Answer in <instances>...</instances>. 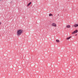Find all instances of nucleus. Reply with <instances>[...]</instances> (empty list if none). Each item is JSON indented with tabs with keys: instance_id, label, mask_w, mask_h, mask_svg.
I'll list each match as a JSON object with an SVG mask.
<instances>
[{
	"instance_id": "nucleus-4",
	"label": "nucleus",
	"mask_w": 78,
	"mask_h": 78,
	"mask_svg": "<svg viewBox=\"0 0 78 78\" xmlns=\"http://www.w3.org/2000/svg\"><path fill=\"white\" fill-rule=\"evenodd\" d=\"M73 27H78V24H75L73 26Z\"/></svg>"
},
{
	"instance_id": "nucleus-14",
	"label": "nucleus",
	"mask_w": 78,
	"mask_h": 78,
	"mask_svg": "<svg viewBox=\"0 0 78 78\" xmlns=\"http://www.w3.org/2000/svg\"><path fill=\"white\" fill-rule=\"evenodd\" d=\"M0 36H1L0 35Z\"/></svg>"
},
{
	"instance_id": "nucleus-6",
	"label": "nucleus",
	"mask_w": 78,
	"mask_h": 78,
	"mask_svg": "<svg viewBox=\"0 0 78 78\" xmlns=\"http://www.w3.org/2000/svg\"><path fill=\"white\" fill-rule=\"evenodd\" d=\"M31 2H30L29 4H28L27 6H29L30 5H31Z\"/></svg>"
},
{
	"instance_id": "nucleus-11",
	"label": "nucleus",
	"mask_w": 78,
	"mask_h": 78,
	"mask_svg": "<svg viewBox=\"0 0 78 78\" xmlns=\"http://www.w3.org/2000/svg\"><path fill=\"white\" fill-rule=\"evenodd\" d=\"M75 36H77V34H76L75 35Z\"/></svg>"
},
{
	"instance_id": "nucleus-3",
	"label": "nucleus",
	"mask_w": 78,
	"mask_h": 78,
	"mask_svg": "<svg viewBox=\"0 0 78 78\" xmlns=\"http://www.w3.org/2000/svg\"><path fill=\"white\" fill-rule=\"evenodd\" d=\"M51 25L53 27H56V25L55 23H52L51 24Z\"/></svg>"
},
{
	"instance_id": "nucleus-13",
	"label": "nucleus",
	"mask_w": 78,
	"mask_h": 78,
	"mask_svg": "<svg viewBox=\"0 0 78 78\" xmlns=\"http://www.w3.org/2000/svg\"><path fill=\"white\" fill-rule=\"evenodd\" d=\"M2 0H0V1H2Z\"/></svg>"
},
{
	"instance_id": "nucleus-10",
	"label": "nucleus",
	"mask_w": 78,
	"mask_h": 78,
	"mask_svg": "<svg viewBox=\"0 0 78 78\" xmlns=\"http://www.w3.org/2000/svg\"><path fill=\"white\" fill-rule=\"evenodd\" d=\"M1 24H2V23L0 22V25H1Z\"/></svg>"
},
{
	"instance_id": "nucleus-1",
	"label": "nucleus",
	"mask_w": 78,
	"mask_h": 78,
	"mask_svg": "<svg viewBox=\"0 0 78 78\" xmlns=\"http://www.w3.org/2000/svg\"><path fill=\"white\" fill-rule=\"evenodd\" d=\"M23 31L22 30H18L17 31V36H20L21 35V34L23 33Z\"/></svg>"
},
{
	"instance_id": "nucleus-5",
	"label": "nucleus",
	"mask_w": 78,
	"mask_h": 78,
	"mask_svg": "<svg viewBox=\"0 0 78 78\" xmlns=\"http://www.w3.org/2000/svg\"><path fill=\"white\" fill-rule=\"evenodd\" d=\"M66 28H70L71 27L70 25H67L66 26Z\"/></svg>"
},
{
	"instance_id": "nucleus-9",
	"label": "nucleus",
	"mask_w": 78,
	"mask_h": 78,
	"mask_svg": "<svg viewBox=\"0 0 78 78\" xmlns=\"http://www.w3.org/2000/svg\"><path fill=\"white\" fill-rule=\"evenodd\" d=\"M49 16H53V15L51 14H49Z\"/></svg>"
},
{
	"instance_id": "nucleus-12",
	"label": "nucleus",
	"mask_w": 78,
	"mask_h": 78,
	"mask_svg": "<svg viewBox=\"0 0 78 78\" xmlns=\"http://www.w3.org/2000/svg\"><path fill=\"white\" fill-rule=\"evenodd\" d=\"M58 16H59V14H58Z\"/></svg>"
},
{
	"instance_id": "nucleus-8",
	"label": "nucleus",
	"mask_w": 78,
	"mask_h": 78,
	"mask_svg": "<svg viewBox=\"0 0 78 78\" xmlns=\"http://www.w3.org/2000/svg\"><path fill=\"white\" fill-rule=\"evenodd\" d=\"M56 42H60V41L58 40H56Z\"/></svg>"
},
{
	"instance_id": "nucleus-2",
	"label": "nucleus",
	"mask_w": 78,
	"mask_h": 78,
	"mask_svg": "<svg viewBox=\"0 0 78 78\" xmlns=\"http://www.w3.org/2000/svg\"><path fill=\"white\" fill-rule=\"evenodd\" d=\"M78 32V30H76L75 31H74L73 32H72V34H75V33H76Z\"/></svg>"
},
{
	"instance_id": "nucleus-7",
	"label": "nucleus",
	"mask_w": 78,
	"mask_h": 78,
	"mask_svg": "<svg viewBox=\"0 0 78 78\" xmlns=\"http://www.w3.org/2000/svg\"><path fill=\"white\" fill-rule=\"evenodd\" d=\"M72 37H67V38H66V40H69V39H70V38H71Z\"/></svg>"
}]
</instances>
